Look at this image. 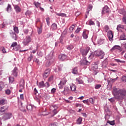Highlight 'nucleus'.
I'll list each match as a JSON object with an SVG mask.
<instances>
[{"label":"nucleus","instance_id":"13d9d810","mask_svg":"<svg viewBox=\"0 0 126 126\" xmlns=\"http://www.w3.org/2000/svg\"><path fill=\"white\" fill-rule=\"evenodd\" d=\"M46 19L47 25L50 26V18H47Z\"/></svg>","mask_w":126,"mask_h":126},{"label":"nucleus","instance_id":"6e6552de","mask_svg":"<svg viewBox=\"0 0 126 126\" xmlns=\"http://www.w3.org/2000/svg\"><path fill=\"white\" fill-rule=\"evenodd\" d=\"M12 75H13L14 77H17L18 75V69L15 67L12 71Z\"/></svg>","mask_w":126,"mask_h":126},{"label":"nucleus","instance_id":"a878e982","mask_svg":"<svg viewBox=\"0 0 126 126\" xmlns=\"http://www.w3.org/2000/svg\"><path fill=\"white\" fill-rule=\"evenodd\" d=\"M3 88H4V83L1 81L0 82V91H1Z\"/></svg>","mask_w":126,"mask_h":126},{"label":"nucleus","instance_id":"7c9ffc66","mask_svg":"<svg viewBox=\"0 0 126 126\" xmlns=\"http://www.w3.org/2000/svg\"><path fill=\"white\" fill-rule=\"evenodd\" d=\"M56 15L58 16H61L62 17H66V14L64 13H56Z\"/></svg>","mask_w":126,"mask_h":126},{"label":"nucleus","instance_id":"20e7f679","mask_svg":"<svg viewBox=\"0 0 126 126\" xmlns=\"http://www.w3.org/2000/svg\"><path fill=\"white\" fill-rule=\"evenodd\" d=\"M54 51H51L50 54L46 57V60L48 61H52V63H54L55 59H54Z\"/></svg>","mask_w":126,"mask_h":126},{"label":"nucleus","instance_id":"e2e57ef3","mask_svg":"<svg viewBox=\"0 0 126 126\" xmlns=\"http://www.w3.org/2000/svg\"><path fill=\"white\" fill-rule=\"evenodd\" d=\"M101 85L100 84H97V85H96L95 86V89H99V88H100L101 87Z\"/></svg>","mask_w":126,"mask_h":126},{"label":"nucleus","instance_id":"c85d7f7f","mask_svg":"<svg viewBox=\"0 0 126 126\" xmlns=\"http://www.w3.org/2000/svg\"><path fill=\"white\" fill-rule=\"evenodd\" d=\"M108 124H109L111 126H114L115 125V121H108L107 122V124H106V126L108 125Z\"/></svg>","mask_w":126,"mask_h":126},{"label":"nucleus","instance_id":"58836bf2","mask_svg":"<svg viewBox=\"0 0 126 126\" xmlns=\"http://www.w3.org/2000/svg\"><path fill=\"white\" fill-rule=\"evenodd\" d=\"M72 73H73L74 74H77V67H75L73 69Z\"/></svg>","mask_w":126,"mask_h":126},{"label":"nucleus","instance_id":"473e14b6","mask_svg":"<svg viewBox=\"0 0 126 126\" xmlns=\"http://www.w3.org/2000/svg\"><path fill=\"white\" fill-rule=\"evenodd\" d=\"M9 83H13V82L14 81V78L11 76L9 77Z\"/></svg>","mask_w":126,"mask_h":126},{"label":"nucleus","instance_id":"9d476101","mask_svg":"<svg viewBox=\"0 0 126 126\" xmlns=\"http://www.w3.org/2000/svg\"><path fill=\"white\" fill-rule=\"evenodd\" d=\"M89 51H90V48L89 47H87L85 50H82L81 53L82 56H86V55L88 54V52H89Z\"/></svg>","mask_w":126,"mask_h":126},{"label":"nucleus","instance_id":"c9c22d12","mask_svg":"<svg viewBox=\"0 0 126 126\" xmlns=\"http://www.w3.org/2000/svg\"><path fill=\"white\" fill-rule=\"evenodd\" d=\"M34 4L37 8L40 7L41 6V3H40L38 2H34Z\"/></svg>","mask_w":126,"mask_h":126},{"label":"nucleus","instance_id":"e433bc0d","mask_svg":"<svg viewBox=\"0 0 126 126\" xmlns=\"http://www.w3.org/2000/svg\"><path fill=\"white\" fill-rule=\"evenodd\" d=\"M115 61H116L117 63H126V61H121L119 59H115Z\"/></svg>","mask_w":126,"mask_h":126},{"label":"nucleus","instance_id":"39448f33","mask_svg":"<svg viewBox=\"0 0 126 126\" xmlns=\"http://www.w3.org/2000/svg\"><path fill=\"white\" fill-rule=\"evenodd\" d=\"M30 42H31V37H30L29 35H28L26 36V38L24 39L23 43L24 46H26L28 44H29Z\"/></svg>","mask_w":126,"mask_h":126},{"label":"nucleus","instance_id":"bb28decb","mask_svg":"<svg viewBox=\"0 0 126 126\" xmlns=\"http://www.w3.org/2000/svg\"><path fill=\"white\" fill-rule=\"evenodd\" d=\"M76 80L77 83H78V84H83V81H82V80H81V79H80V78H77L76 79Z\"/></svg>","mask_w":126,"mask_h":126},{"label":"nucleus","instance_id":"a19ab883","mask_svg":"<svg viewBox=\"0 0 126 126\" xmlns=\"http://www.w3.org/2000/svg\"><path fill=\"white\" fill-rule=\"evenodd\" d=\"M9 10H11V5L8 4L6 8V11H9Z\"/></svg>","mask_w":126,"mask_h":126},{"label":"nucleus","instance_id":"6ab92c4d","mask_svg":"<svg viewBox=\"0 0 126 126\" xmlns=\"http://www.w3.org/2000/svg\"><path fill=\"white\" fill-rule=\"evenodd\" d=\"M119 12L120 14H122V15H123V16H126V11L124 9H120L119 10Z\"/></svg>","mask_w":126,"mask_h":126},{"label":"nucleus","instance_id":"5fc2aeb1","mask_svg":"<svg viewBox=\"0 0 126 126\" xmlns=\"http://www.w3.org/2000/svg\"><path fill=\"white\" fill-rule=\"evenodd\" d=\"M46 37L47 38H50V37H53V33H49L47 34Z\"/></svg>","mask_w":126,"mask_h":126},{"label":"nucleus","instance_id":"4d7b16f0","mask_svg":"<svg viewBox=\"0 0 126 126\" xmlns=\"http://www.w3.org/2000/svg\"><path fill=\"white\" fill-rule=\"evenodd\" d=\"M95 23L92 20H90L89 21V25H94Z\"/></svg>","mask_w":126,"mask_h":126},{"label":"nucleus","instance_id":"680f3d73","mask_svg":"<svg viewBox=\"0 0 126 126\" xmlns=\"http://www.w3.org/2000/svg\"><path fill=\"white\" fill-rule=\"evenodd\" d=\"M54 108V110H57V108H58V106L57 105H53L51 106V108Z\"/></svg>","mask_w":126,"mask_h":126},{"label":"nucleus","instance_id":"423d86ee","mask_svg":"<svg viewBox=\"0 0 126 126\" xmlns=\"http://www.w3.org/2000/svg\"><path fill=\"white\" fill-rule=\"evenodd\" d=\"M110 8L108 6H105L102 9L101 14H105V13H110Z\"/></svg>","mask_w":126,"mask_h":126},{"label":"nucleus","instance_id":"37998d69","mask_svg":"<svg viewBox=\"0 0 126 126\" xmlns=\"http://www.w3.org/2000/svg\"><path fill=\"white\" fill-rule=\"evenodd\" d=\"M52 63H53V62H52V61H49V62L46 63V66H47V67L50 66V65H51V64Z\"/></svg>","mask_w":126,"mask_h":126},{"label":"nucleus","instance_id":"4c0bfd02","mask_svg":"<svg viewBox=\"0 0 126 126\" xmlns=\"http://www.w3.org/2000/svg\"><path fill=\"white\" fill-rule=\"evenodd\" d=\"M5 102H6V100L5 99L0 100V104L1 105H4V104H5Z\"/></svg>","mask_w":126,"mask_h":126},{"label":"nucleus","instance_id":"f3484780","mask_svg":"<svg viewBox=\"0 0 126 126\" xmlns=\"http://www.w3.org/2000/svg\"><path fill=\"white\" fill-rule=\"evenodd\" d=\"M50 74V69H47L45 71L44 73L43 74V77L44 78H47Z\"/></svg>","mask_w":126,"mask_h":126},{"label":"nucleus","instance_id":"774afa93","mask_svg":"<svg viewBox=\"0 0 126 126\" xmlns=\"http://www.w3.org/2000/svg\"><path fill=\"white\" fill-rule=\"evenodd\" d=\"M51 126H59V125L57 123H54L51 124Z\"/></svg>","mask_w":126,"mask_h":126},{"label":"nucleus","instance_id":"f03ea898","mask_svg":"<svg viewBox=\"0 0 126 126\" xmlns=\"http://www.w3.org/2000/svg\"><path fill=\"white\" fill-rule=\"evenodd\" d=\"M94 56L96 57H99L100 59H104V56H105V53L102 50H96L94 52Z\"/></svg>","mask_w":126,"mask_h":126},{"label":"nucleus","instance_id":"412c9836","mask_svg":"<svg viewBox=\"0 0 126 126\" xmlns=\"http://www.w3.org/2000/svg\"><path fill=\"white\" fill-rule=\"evenodd\" d=\"M39 88H43L45 87V84L44 83V81H41L39 83V84H37Z\"/></svg>","mask_w":126,"mask_h":126},{"label":"nucleus","instance_id":"3c124183","mask_svg":"<svg viewBox=\"0 0 126 126\" xmlns=\"http://www.w3.org/2000/svg\"><path fill=\"white\" fill-rule=\"evenodd\" d=\"M11 92L10 91L9 89L6 90V91H5V93H6V94H7V95H9V94H10Z\"/></svg>","mask_w":126,"mask_h":126},{"label":"nucleus","instance_id":"09e8293b","mask_svg":"<svg viewBox=\"0 0 126 126\" xmlns=\"http://www.w3.org/2000/svg\"><path fill=\"white\" fill-rule=\"evenodd\" d=\"M33 59V55L32 54L30 55V57L28 58V61L29 62H31V60Z\"/></svg>","mask_w":126,"mask_h":126},{"label":"nucleus","instance_id":"bf43d9fd","mask_svg":"<svg viewBox=\"0 0 126 126\" xmlns=\"http://www.w3.org/2000/svg\"><path fill=\"white\" fill-rule=\"evenodd\" d=\"M17 46V42H13L12 45H11V47H16Z\"/></svg>","mask_w":126,"mask_h":126},{"label":"nucleus","instance_id":"4468645a","mask_svg":"<svg viewBox=\"0 0 126 126\" xmlns=\"http://www.w3.org/2000/svg\"><path fill=\"white\" fill-rule=\"evenodd\" d=\"M89 34V31L86 30L83 32V37L84 39H87L88 38V34Z\"/></svg>","mask_w":126,"mask_h":126},{"label":"nucleus","instance_id":"338daca9","mask_svg":"<svg viewBox=\"0 0 126 126\" xmlns=\"http://www.w3.org/2000/svg\"><path fill=\"white\" fill-rule=\"evenodd\" d=\"M63 84H61V83H60L59 84V87L60 88V89H63Z\"/></svg>","mask_w":126,"mask_h":126},{"label":"nucleus","instance_id":"cd10ccee","mask_svg":"<svg viewBox=\"0 0 126 126\" xmlns=\"http://www.w3.org/2000/svg\"><path fill=\"white\" fill-rule=\"evenodd\" d=\"M120 40H126V35L125 33H123L120 36Z\"/></svg>","mask_w":126,"mask_h":126},{"label":"nucleus","instance_id":"a18cd8bd","mask_svg":"<svg viewBox=\"0 0 126 126\" xmlns=\"http://www.w3.org/2000/svg\"><path fill=\"white\" fill-rule=\"evenodd\" d=\"M20 110L23 113H26V109H24V108H23V107H22V106H21V107H20Z\"/></svg>","mask_w":126,"mask_h":126},{"label":"nucleus","instance_id":"6e6d98bb","mask_svg":"<svg viewBox=\"0 0 126 126\" xmlns=\"http://www.w3.org/2000/svg\"><path fill=\"white\" fill-rule=\"evenodd\" d=\"M33 62H34L35 63H40V61L39 60V59L37 58H35L33 60Z\"/></svg>","mask_w":126,"mask_h":126},{"label":"nucleus","instance_id":"2eb2a0df","mask_svg":"<svg viewBox=\"0 0 126 126\" xmlns=\"http://www.w3.org/2000/svg\"><path fill=\"white\" fill-rule=\"evenodd\" d=\"M14 8L15 10V11L16 12H17V13H19V12L21 11V8L19 6H18V5H15L14 6Z\"/></svg>","mask_w":126,"mask_h":126},{"label":"nucleus","instance_id":"0e129e2a","mask_svg":"<svg viewBox=\"0 0 126 126\" xmlns=\"http://www.w3.org/2000/svg\"><path fill=\"white\" fill-rule=\"evenodd\" d=\"M80 30H81V28H79L75 31V33H78L79 32H80Z\"/></svg>","mask_w":126,"mask_h":126},{"label":"nucleus","instance_id":"69168bd1","mask_svg":"<svg viewBox=\"0 0 126 126\" xmlns=\"http://www.w3.org/2000/svg\"><path fill=\"white\" fill-rule=\"evenodd\" d=\"M98 43L99 44H103V43H104V39H100L99 40H98Z\"/></svg>","mask_w":126,"mask_h":126},{"label":"nucleus","instance_id":"2f4dec72","mask_svg":"<svg viewBox=\"0 0 126 126\" xmlns=\"http://www.w3.org/2000/svg\"><path fill=\"white\" fill-rule=\"evenodd\" d=\"M60 83H61V84H63V85H64V84L66 83V80L65 79V78H63L62 80H61Z\"/></svg>","mask_w":126,"mask_h":126},{"label":"nucleus","instance_id":"052dcab7","mask_svg":"<svg viewBox=\"0 0 126 126\" xmlns=\"http://www.w3.org/2000/svg\"><path fill=\"white\" fill-rule=\"evenodd\" d=\"M89 101L91 104H94V100L92 98H89Z\"/></svg>","mask_w":126,"mask_h":126},{"label":"nucleus","instance_id":"f704fd0d","mask_svg":"<svg viewBox=\"0 0 126 126\" xmlns=\"http://www.w3.org/2000/svg\"><path fill=\"white\" fill-rule=\"evenodd\" d=\"M13 30L15 33H17V34L19 33V31L18 30V28L17 27H14Z\"/></svg>","mask_w":126,"mask_h":126},{"label":"nucleus","instance_id":"5701e85b","mask_svg":"<svg viewBox=\"0 0 126 126\" xmlns=\"http://www.w3.org/2000/svg\"><path fill=\"white\" fill-rule=\"evenodd\" d=\"M51 29L52 30H57L58 29V25L57 24L54 23L51 25Z\"/></svg>","mask_w":126,"mask_h":126},{"label":"nucleus","instance_id":"aec40b11","mask_svg":"<svg viewBox=\"0 0 126 126\" xmlns=\"http://www.w3.org/2000/svg\"><path fill=\"white\" fill-rule=\"evenodd\" d=\"M115 50H121V46L119 45H115L111 49V51H115Z\"/></svg>","mask_w":126,"mask_h":126},{"label":"nucleus","instance_id":"79ce46f5","mask_svg":"<svg viewBox=\"0 0 126 126\" xmlns=\"http://www.w3.org/2000/svg\"><path fill=\"white\" fill-rule=\"evenodd\" d=\"M37 55L39 57H43V52H42L41 51L38 52L37 53Z\"/></svg>","mask_w":126,"mask_h":126},{"label":"nucleus","instance_id":"c03bdc74","mask_svg":"<svg viewBox=\"0 0 126 126\" xmlns=\"http://www.w3.org/2000/svg\"><path fill=\"white\" fill-rule=\"evenodd\" d=\"M73 49V46L72 45H69L67 47V49L69 50V51H70Z\"/></svg>","mask_w":126,"mask_h":126},{"label":"nucleus","instance_id":"393cba45","mask_svg":"<svg viewBox=\"0 0 126 126\" xmlns=\"http://www.w3.org/2000/svg\"><path fill=\"white\" fill-rule=\"evenodd\" d=\"M33 108H34V106L31 104H29L27 106V109L28 111H32V110H33Z\"/></svg>","mask_w":126,"mask_h":126},{"label":"nucleus","instance_id":"c756f323","mask_svg":"<svg viewBox=\"0 0 126 126\" xmlns=\"http://www.w3.org/2000/svg\"><path fill=\"white\" fill-rule=\"evenodd\" d=\"M70 89L72 91H75L76 90V86L74 84H72L70 86Z\"/></svg>","mask_w":126,"mask_h":126},{"label":"nucleus","instance_id":"ddd939ff","mask_svg":"<svg viewBox=\"0 0 126 126\" xmlns=\"http://www.w3.org/2000/svg\"><path fill=\"white\" fill-rule=\"evenodd\" d=\"M124 28H125V26L124 25L119 24L117 25V30L119 32H123V31H122V29H124Z\"/></svg>","mask_w":126,"mask_h":126},{"label":"nucleus","instance_id":"de8ad7c7","mask_svg":"<svg viewBox=\"0 0 126 126\" xmlns=\"http://www.w3.org/2000/svg\"><path fill=\"white\" fill-rule=\"evenodd\" d=\"M74 27H75L74 25H72L71 27H70L69 28V30H70V32H73V30L74 29Z\"/></svg>","mask_w":126,"mask_h":126},{"label":"nucleus","instance_id":"49530a36","mask_svg":"<svg viewBox=\"0 0 126 126\" xmlns=\"http://www.w3.org/2000/svg\"><path fill=\"white\" fill-rule=\"evenodd\" d=\"M122 81L123 82H126V75H124L122 77Z\"/></svg>","mask_w":126,"mask_h":126},{"label":"nucleus","instance_id":"603ef678","mask_svg":"<svg viewBox=\"0 0 126 126\" xmlns=\"http://www.w3.org/2000/svg\"><path fill=\"white\" fill-rule=\"evenodd\" d=\"M57 90V89L56 88H53L52 90H51V93L52 94H54V93H56V91Z\"/></svg>","mask_w":126,"mask_h":126},{"label":"nucleus","instance_id":"ea45409f","mask_svg":"<svg viewBox=\"0 0 126 126\" xmlns=\"http://www.w3.org/2000/svg\"><path fill=\"white\" fill-rule=\"evenodd\" d=\"M94 56H95V54H94V52H93L89 56V59H93V58H94Z\"/></svg>","mask_w":126,"mask_h":126},{"label":"nucleus","instance_id":"864d4df0","mask_svg":"<svg viewBox=\"0 0 126 126\" xmlns=\"http://www.w3.org/2000/svg\"><path fill=\"white\" fill-rule=\"evenodd\" d=\"M37 32L38 34H41L42 33V28H39L37 29Z\"/></svg>","mask_w":126,"mask_h":126},{"label":"nucleus","instance_id":"f8f14e48","mask_svg":"<svg viewBox=\"0 0 126 126\" xmlns=\"http://www.w3.org/2000/svg\"><path fill=\"white\" fill-rule=\"evenodd\" d=\"M8 110V106H4L0 107V113H4L6 112Z\"/></svg>","mask_w":126,"mask_h":126},{"label":"nucleus","instance_id":"9b49d317","mask_svg":"<svg viewBox=\"0 0 126 126\" xmlns=\"http://www.w3.org/2000/svg\"><path fill=\"white\" fill-rule=\"evenodd\" d=\"M80 63L81 64V65H89L90 64V62L87 61L86 60V58H84L83 60H82L80 62Z\"/></svg>","mask_w":126,"mask_h":126},{"label":"nucleus","instance_id":"b1692460","mask_svg":"<svg viewBox=\"0 0 126 126\" xmlns=\"http://www.w3.org/2000/svg\"><path fill=\"white\" fill-rule=\"evenodd\" d=\"M69 91V89H68V87H65L64 88V90L63 92L64 95H66L67 94H68V92Z\"/></svg>","mask_w":126,"mask_h":126},{"label":"nucleus","instance_id":"8fccbe9b","mask_svg":"<svg viewBox=\"0 0 126 126\" xmlns=\"http://www.w3.org/2000/svg\"><path fill=\"white\" fill-rule=\"evenodd\" d=\"M122 20L124 23H125V24H126V15L123 16Z\"/></svg>","mask_w":126,"mask_h":126},{"label":"nucleus","instance_id":"7ed1b4c3","mask_svg":"<svg viewBox=\"0 0 126 126\" xmlns=\"http://www.w3.org/2000/svg\"><path fill=\"white\" fill-rule=\"evenodd\" d=\"M12 117V113L7 112L4 114L2 118L3 121H6L7 120H9Z\"/></svg>","mask_w":126,"mask_h":126},{"label":"nucleus","instance_id":"f257e3e1","mask_svg":"<svg viewBox=\"0 0 126 126\" xmlns=\"http://www.w3.org/2000/svg\"><path fill=\"white\" fill-rule=\"evenodd\" d=\"M112 94L114 95L115 99H117V100H123L125 96H126V90L114 88Z\"/></svg>","mask_w":126,"mask_h":126},{"label":"nucleus","instance_id":"72a5a7b5","mask_svg":"<svg viewBox=\"0 0 126 126\" xmlns=\"http://www.w3.org/2000/svg\"><path fill=\"white\" fill-rule=\"evenodd\" d=\"M82 122V118L80 117L78 119V120H77V124L78 125H80V124H81V122Z\"/></svg>","mask_w":126,"mask_h":126},{"label":"nucleus","instance_id":"4be33fe9","mask_svg":"<svg viewBox=\"0 0 126 126\" xmlns=\"http://www.w3.org/2000/svg\"><path fill=\"white\" fill-rule=\"evenodd\" d=\"M24 85H25V83H24V80H21L20 83V87L22 88V89H23V88H24Z\"/></svg>","mask_w":126,"mask_h":126},{"label":"nucleus","instance_id":"1a4fd4ad","mask_svg":"<svg viewBox=\"0 0 126 126\" xmlns=\"http://www.w3.org/2000/svg\"><path fill=\"white\" fill-rule=\"evenodd\" d=\"M9 34L10 35V37H11V38H12L13 40H15V41H16V40H17V36H16V34L15 33V32H14L12 31H10V32H9Z\"/></svg>","mask_w":126,"mask_h":126},{"label":"nucleus","instance_id":"dca6fc26","mask_svg":"<svg viewBox=\"0 0 126 126\" xmlns=\"http://www.w3.org/2000/svg\"><path fill=\"white\" fill-rule=\"evenodd\" d=\"M59 59L60 61H62V62L64 61L65 59H66V55L64 54H60L59 56Z\"/></svg>","mask_w":126,"mask_h":126},{"label":"nucleus","instance_id":"a211bd4d","mask_svg":"<svg viewBox=\"0 0 126 126\" xmlns=\"http://www.w3.org/2000/svg\"><path fill=\"white\" fill-rule=\"evenodd\" d=\"M117 79H118V77L114 79L109 78L107 80V82L108 84H110L111 83H114V82H116V81H117Z\"/></svg>","mask_w":126,"mask_h":126},{"label":"nucleus","instance_id":"0eeeda50","mask_svg":"<svg viewBox=\"0 0 126 126\" xmlns=\"http://www.w3.org/2000/svg\"><path fill=\"white\" fill-rule=\"evenodd\" d=\"M107 35L109 41L112 42L114 40V34H113V32H112V31H108L107 32Z\"/></svg>","mask_w":126,"mask_h":126}]
</instances>
